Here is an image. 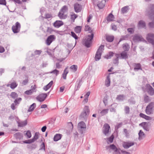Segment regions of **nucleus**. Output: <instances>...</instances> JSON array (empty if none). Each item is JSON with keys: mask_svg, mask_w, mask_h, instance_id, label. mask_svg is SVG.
Returning a JSON list of instances; mask_svg holds the SVG:
<instances>
[{"mask_svg": "<svg viewBox=\"0 0 154 154\" xmlns=\"http://www.w3.org/2000/svg\"><path fill=\"white\" fill-rule=\"evenodd\" d=\"M143 119L147 120H150L152 119V118L151 117L146 115Z\"/></svg>", "mask_w": 154, "mask_h": 154, "instance_id": "nucleus-63", "label": "nucleus"}, {"mask_svg": "<svg viewBox=\"0 0 154 154\" xmlns=\"http://www.w3.org/2000/svg\"><path fill=\"white\" fill-rule=\"evenodd\" d=\"M146 89L147 92L150 95L152 96L154 94V90L150 85H146Z\"/></svg>", "mask_w": 154, "mask_h": 154, "instance_id": "nucleus-15", "label": "nucleus"}, {"mask_svg": "<svg viewBox=\"0 0 154 154\" xmlns=\"http://www.w3.org/2000/svg\"><path fill=\"white\" fill-rule=\"evenodd\" d=\"M114 17V16L111 13H110L107 17V21L110 22L113 20Z\"/></svg>", "mask_w": 154, "mask_h": 154, "instance_id": "nucleus-33", "label": "nucleus"}, {"mask_svg": "<svg viewBox=\"0 0 154 154\" xmlns=\"http://www.w3.org/2000/svg\"><path fill=\"white\" fill-rule=\"evenodd\" d=\"M78 128L80 133L82 134L85 131L86 126L83 122H81L78 123Z\"/></svg>", "mask_w": 154, "mask_h": 154, "instance_id": "nucleus-4", "label": "nucleus"}, {"mask_svg": "<svg viewBox=\"0 0 154 154\" xmlns=\"http://www.w3.org/2000/svg\"><path fill=\"white\" fill-rule=\"evenodd\" d=\"M62 136V135L60 134H56L54 137V140L55 141H58L61 139Z\"/></svg>", "mask_w": 154, "mask_h": 154, "instance_id": "nucleus-32", "label": "nucleus"}, {"mask_svg": "<svg viewBox=\"0 0 154 154\" xmlns=\"http://www.w3.org/2000/svg\"><path fill=\"white\" fill-rule=\"evenodd\" d=\"M111 26L112 29L115 31L116 30L117 27L116 25L113 24H111Z\"/></svg>", "mask_w": 154, "mask_h": 154, "instance_id": "nucleus-62", "label": "nucleus"}, {"mask_svg": "<svg viewBox=\"0 0 154 154\" xmlns=\"http://www.w3.org/2000/svg\"><path fill=\"white\" fill-rule=\"evenodd\" d=\"M11 96L13 98H15L18 97L17 94L14 92H12L11 94Z\"/></svg>", "mask_w": 154, "mask_h": 154, "instance_id": "nucleus-53", "label": "nucleus"}, {"mask_svg": "<svg viewBox=\"0 0 154 154\" xmlns=\"http://www.w3.org/2000/svg\"><path fill=\"white\" fill-rule=\"evenodd\" d=\"M82 28L81 26H76L74 29V31L76 33H79L81 31Z\"/></svg>", "mask_w": 154, "mask_h": 154, "instance_id": "nucleus-38", "label": "nucleus"}, {"mask_svg": "<svg viewBox=\"0 0 154 154\" xmlns=\"http://www.w3.org/2000/svg\"><path fill=\"white\" fill-rule=\"evenodd\" d=\"M152 16L154 14V5L151 4L149 5L148 8L146 11V14L148 16H149L148 13Z\"/></svg>", "mask_w": 154, "mask_h": 154, "instance_id": "nucleus-10", "label": "nucleus"}, {"mask_svg": "<svg viewBox=\"0 0 154 154\" xmlns=\"http://www.w3.org/2000/svg\"><path fill=\"white\" fill-rule=\"evenodd\" d=\"M68 67H67L64 70L62 74V77L64 79H66V75L68 72V71L66 70V69H67Z\"/></svg>", "mask_w": 154, "mask_h": 154, "instance_id": "nucleus-40", "label": "nucleus"}, {"mask_svg": "<svg viewBox=\"0 0 154 154\" xmlns=\"http://www.w3.org/2000/svg\"><path fill=\"white\" fill-rule=\"evenodd\" d=\"M74 7L75 11L76 12H79L81 11V6L79 4L75 3L74 5Z\"/></svg>", "mask_w": 154, "mask_h": 154, "instance_id": "nucleus-21", "label": "nucleus"}, {"mask_svg": "<svg viewBox=\"0 0 154 154\" xmlns=\"http://www.w3.org/2000/svg\"><path fill=\"white\" fill-rule=\"evenodd\" d=\"M123 48L125 51H128L129 48L128 45L127 43H125L123 45Z\"/></svg>", "mask_w": 154, "mask_h": 154, "instance_id": "nucleus-45", "label": "nucleus"}, {"mask_svg": "<svg viewBox=\"0 0 154 154\" xmlns=\"http://www.w3.org/2000/svg\"><path fill=\"white\" fill-rule=\"evenodd\" d=\"M148 14L149 16H148L151 20H152V21L148 23V26L150 28H154V14H153L152 16L149 14Z\"/></svg>", "mask_w": 154, "mask_h": 154, "instance_id": "nucleus-18", "label": "nucleus"}, {"mask_svg": "<svg viewBox=\"0 0 154 154\" xmlns=\"http://www.w3.org/2000/svg\"><path fill=\"white\" fill-rule=\"evenodd\" d=\"M21 25L18 22H17L15 25H13L12 27V29L14 33L19 32L20 30Z\"/></svg>", "mask_w": 154, "mask_h": 154, "instance_id": "nucleus-7", "label": "nucleus"}, {"mask_svg": "<svg viewBox=\"0 0 154 154\" xmlns=\"http://www.w3.org/2000/svg\"><path fill=\"white\" fill-rule=\"evenodd\" d=\"M106 0H102L101 2H99L97 4V6L99 9H102L105 6Z\"/></svg>", "mask_w": 154, "mask_h": 154, "instance_id": "nucleus-25", "label": "nucleus"}, {"mask_svg": "<svg viewBox=\"0 0 154 154\" xmlns=\"http://www.w3.org/2000/svg\"><path fill=\"white\" fill-rule=\"evenodd\" d=\"M89 106H85L83 112L80 115L81 118L84 119L86 118L89 114Z\"/></svg>", "mask_w": 154, "mask_h": 154, "instance_id": "nucleus-5", "label": "nucleus"}, {"mask_svg": "<svg viewBox=\"0 0 154 154\" xmlns=\"http://www.w3.org/2000/svg\"><path fill=\"white\" fill-rule=\"evenodd\" d=\"M50 73L55 74L57 76L59 74V71L56 69H55L50 72Z\"/></svg>", "mask_w": 154, "mask_h": 154, "instance_id": "nucleus-52", "label": "nucleus"}, {"mask_svg": "<svg viewBox=\"0 0 154 154\" xmlns=\"http://www.w3.org/2000/svg\"><path fill=\"white\" fill-rule=\"evenodd\" d=\"M154 110V102H151L146 106L145 112L148 115L152 114Z\"/></svg>", "mask_w": 154, "mask_h": 154, "instance_id": "nucleus-2", "label": "nucleus"}, {"mask_svg": "<svg viewBox=\"0 0 154 154\" xmlns=\"http://www.w3.org/2000/svg\"><path fill=\"white\" fill-rule=\"evenodd\" d=\"M128 32L131 33H133L134 31V28H128L127 29Z\"/></svg>", "mask_w": 154, "mask_h": 154, "instance_id": "nucleus-60", "label": "nucleus"}, {"mask_svg": "<svg viewBox=\"0 0 154 154\" xmlns=\"http://www.w3.org/2000/svg\"><path fill=\"white\" fill-rule=\"evenodd\" d=\"M110 128V127L108 124H105L104 125L103 127V132L105 135H108Z\"/></svg>", "mask_w": 154, "mask_h": 154, "instance_id": "nucleus-12", "label": "nucleus"}, {"mask_svg": "<svg viewBox=\"0 0 154 154\" xmlns=\"http://www.w3.org/2000/svg\"><path fill=\"white\" fill-rule=\"evenodd\" d=\"M68 10V8L67 7L66 5H65L62 7L60 11L61 12L65 13Z\"/></svg>", "mask_w": 154, "mask_h": 154, "instance_id": "nucleus-41", "label": "nucleus"}, {"mask_svg": "<svg viewBox=\"0 0 154 154\" xmlns=\"http://www.w3.org/2000/svg\"><path fill=\"white\" fill-rule=\"evenodd\" d=\"M144 100L145 103H148L150 101V99L148 96L145 95L144 96Z\"/></svg>", "mask_w": 154, "mask_h": 154, "instance_id": "nucleus-49", "label": "nucleus"}, {"mask_svg": "<svg viewBox=\"0 0 154 154\" xmlns=\"http://www.w3.org/2000/svg\"><path fill=\"white\" fill-rule=\"evenodd\" d=\"M132 39L134 42H146L142 37L138 34H135L132 36Z\"/></svg>", "mask_w": 154, "mask_h": 154, "instance_id": "nucleus-6", "label": "nucleus"}, {"mask_svg": "<svg viewBox=\"0 0 154 154\" xmlns=\"http://www.w3.org/2000/svg\"><path fill=\"white\" fill-rule=\"evenodd\" d=\"M56 38V36L54 35L48 36L46 40V43L47 45H49Z\"/></svg>", "mask_w": 154, "mask_h": 154, "instance_id": "nucleus-11", "label": "nucleus"}, {"mask_svg": "<svg viewBox=\"0 0 154 154\" xmlns=\"http://www.w3.org/2000/svg\"><path fill=\"white\" fill-rule=\"evenodd\" d=\"M31 89L26 91L25 92V94L27 95H31L33 93L35 92H36V90L35 89L36 88V87L35 85H34L33 86H32L31 87Z\"/></svg>", "mask_w": 154, "mask_h": 154, "instance_id": "nucleus-17", "label": "nucleus"}, {"mask_svg": "<svg viewBox=\"0 0 154 154\" xmlns=\"http://www.w3.org/2000/svg\"><path fill=\"white\" fill-rule=\"evenodd\" d=\"M113 139L114 137L112 135L110 137L107 139V143H112Z\"/></svg>", "mask_w": 154, "mask_h": 154, "instance_id": "nucleus-51", "label": "nucleus"}, {"mask_svg": "<svg viewBox=\"0 0 154 154\" xmlns=\"http://www.w3.org/2000/svg\"><path fill=\"white\" fill-rule=\"evenodd\" d=\"M53 82L52 81H51L48 85L45 86L44 88L43 89L45 91H47L51 88V86L53 84Z\"/></svg>", "mask_w": 154, "mask_h": 154, "instance_id": "nucleus-29", "label": "nucleus"}, {"mask_svg": "<svg viewBox=\"0 0 154 154\" xmlns=\"http://www.w3.org/2000/svg\"><path fill=\"white\" fill-rule=\"evenodd\" d=\"M128 10V6H126L122 8L121 9V11L122 13H125L127 12Z\"/></svg>", "mask_w": 154, "mask_h": 154, "instance_id": "nucleus-44", "label": "nucleus"}, {"mask_svg": "<svg viewBox=\"0 0 154 154\" xmlns=\"http://www.w3.org/2000/svg\"><path fill=\"white\" fill-rule=\"evenodd\" d=\"M71 35L75 39H78L77 36L74 32H71Z\"/></svg>", "mask_w": 154, "mask_h": 154, "instance_id": "nucleus-58", "label": "nucleus"}, {"mask_svg": "<svg viewBox=\"0 0 154 154\" xmlns=\"http://www.w3.org/2000/svg\"><path fill=\"white\" fill-rule=\"evenodd\" d=\"M139 126H142L144 130L149 131V125L148 124L145 122H143L139 124Z\"/></svg>", "mask_w": 154, "mask_h": 154, "instance_id": "nucleus-19", "label": "nucleus"}, {"mask_svg": "<svg viewBox=\"0 0 154 154\" xmlns=\"http://www.w3.org/2000/svg\"><path fill=\"white\" fill-rule=\"evenodd\" d=\"M121 57L122 59H127L128 57L127 52L125 51L122 52L121 54Z\"/></svg>", "mask_w": 154, "mask_h": 154, "instance_id": "nucleus-36", "label": "nucleus"}, {"mask_svg": "<svg viewBox=\"0 0 154 154\" xmlns=\"http://www.w3.org/2000/svg\"><path fill=\"white\" fill-rule=\"evenodd\" d=\"M85 31H88L89 32L91 33H92V30L91 28L88 25H86L85 26Z\"/></svg>", "mask_w": 154, "mask_h": 154, "instance_id": "nucleus-42", "label": "nucleus"}, {"mask_svg": "<svg viewBox=\"0 0 154 154\" xmlns=\"http://www.w3.org/2000/svg\"><path fill=\"white\" fill-rule=\"evenodd\" d=\"M125 111L126 114H129L130 112V108L128 106H125Z\"/></svg>", "mask_w": 154, "mask_h": 154, "instance_id": "nucleus-56", "label": "nucleus"}, {"mask_svg": "<svg viewBox=\"0 0 154 154\" xmlns=\"http://www.w3.org/2000/svg\"><path fill=\"white\" fill-rule=\"evenodd\" d=\"M68 125L70 127V129L72 130L73 128V125L72 123L70 122L68 123Z\"/></svg>", "mask_w": 154, "mask_h": 154, "instance_id": "nucleus-64", "label": "nucleus"}, {"mask_svg": "<svg viewBox=\"0 0 154 154\" xmlns=\"http://www.w3.org/2000/svg\"><path fill=\"white\" fill-rule=\"evenodd\" d=\"M134 69L135 71H137L138 70H142L141 65L140 63H134Z\"/></svg>", "mask_w": 154, "mask_h": 154, "instance_id": "nucleus-27", "label": "nucleus"}, {"mask_svg": "<svg viewBox=\"0 0 154 154\" xmlns=\"http://www.w3.org/2000/svg\"><path fill=\"white\" fill-rule=\"evenodd\" d=\"M109 110L108 109H103L100 112V114L101 116H104L108 113Z\"/></svg>", "mask_w": 154, "mask_h": 154, "instance_id": "nucleus-37", "label": "nucleus"}, {"mask_svg": "<svg viewBox=\"0 0 154 154\" xmlns=\"http://www.w3.org/2000/svg\"><path fill=\"white\" fill-rule=\"evenodd\" d=\"M64 13L60 11L58 14V16L61 19H65L67 17V15L64 14Z\"/></svg>", "mask_w": 154, "mask_h": 154, "instance_id": "nucleus-31", "label": "nucleus"}, {"mask_svg": "<svg viewBox=\"0 0 154 154\" xmlns=\"http://www.w3.org/2000/svg\"><path fill=\"white\" fill-rule=\"evenodd\" d=\"M134 144V143L130 141L124 142L122 143L123 147L125 149H128L133 146Z\"/></svg>", "mask_w": 154, "mask_h": 154, "instance_id": "nucleus-13", "label": "nucleus"}, {"mask_svg": "<svg viewBox=\"0 0 154 154\" xmlns=\"http://www.w3.org/2000/svg\"><path fill=\"white\" fill-rule=\"evenodd\" d=\"M71 19L72 20H73V22L74 21V20L75 18H76L77 17L78 15L76 14H75L74 13H72L71 15Z\"/></svg>", "mask_w": 154, "mask_h": 154, "instance_id": "nucleus-47", "label": "nucleus"}, {"mask_svg": "<svg viewBox=\"0 0 154 154\" xmlns=\"http://www.w3.org/2000/svg\"><path fill=\"white\" fill-rule=\"evenodd\" d=\"M6 86L8 87H10L12 89H14L17 86V84L15 82H14L8 84Z\"/></svg>", "mask_w": 154, "mask_h": 154, "instance_id": "nucleus-26", "label": "nucleus"}, {"mask_svg": "<svg viewBox=\"0 0 154 154\" xmlns=\"http://www.w3.org/2000/svg\"><path fill=\"white\" fill-rule=\"evenodd\" d=\"M145 134L144 132L140 130L139 133V140H141L145 137Z\"/></svg>", "mask_w": 154, "mask_h": 154, "instance_id": "nucleus-34", "label": "nucleus"}, {"mask_svg": "<svg viewBox=\"0 0 154 154\" xmlns=\"http://www.w3.org/2000/svg\"><path fill=\"white\" fill-rule=\"evenodd\" d=\"M39 134L38 132H36L33 137L31 139L33 143L39 137Z\"/></svg>", "mask_w": 154, "mask_h": 154, "instance_id": "nucleus-30", "label": "nucleus"}, {"mask_svg": "<svg viewBox=\"0 0 154 154\" xmlns=\"http://www.w3.org/2000/svg\"><path fill=\"white\" fill-rule=\"evenodd\" d=\"M43 149L45 151V146L44 142H42L40 146V150Z\"/></svg>", "mask_w": 154, "mask_h": 154, "instance_id": "nucleus-57", "label": "nucleus"}, {"mask_svg": "<svg viewBox=\"0 0 154 154\" xmlns=\"http://www.w3.org/2000/svg\"><path fill=\"white\" fill-rule=\"evenodd\" d=\"M114 53L112 52H109L108 54L105 57L107 59H110L113 56Z\"/></svg>", "mask_w": 154, "mask_h": 154, "instance_id": "nucleus-48", "label": "nucleus"}, {"mask_svg": "<svg viewBox=\"0 0 154 154\" xmlns=\"http://www.w3.org/2000/svg\"><path fill=\"white\" fill-rule=\"evenodd\" d=\"M77 68L78 66L77 65H73L70 67V69L72 72H75L77 71Z\"/></svg>", "mask_w": 154, "mask_h": 154, "instance_id": "nucleus-39", "label": "nucleus"}, {"mask_svg": "<svg viewBox=\"0 0 154 154\" xmlns=\"http://www.w3.org/2000/svg\"><path fill=\"white\" fill-rule=\"evenodd\" d=\"M17 122L18 124V126L20 127H23L27 124V122L26 120L24 121H21L18 120L17 121Z\"/></svg>", "mask_w": 154, "mask_h": 154, "instance_id": "nucleus-20", "label": "nucleus"}, {"mask_svg": "<svg viewBox=\"0 0 154 154\" xmlns=\"http://www.w3.org/2000/svg\"><path fill=\"white\" fill-rule=\"evenodd\" d=\"M46 94H42L36 97V99L39 101L42 102L44 101L47 97Z\"/></svg>", "mask_w": 154, "mask_h": 154, "instance_id": "nucleus-16", "label": "nucleus"}, {"mask_svg": "<svg viewBox=\"0 0 154 154\" xmlns=\"http://www.w3.org/2000/svg\"><path fill=\"white\" fill-rule=\"evenodd\" d=\"M31 139L28 140H25L23 141V143H29L30 144L32 143L33 142L31 141Z\"/></svg>", "mask_w": 154, "mask_h": 154, "instance_id": "nucleus-61", "label": "nucleus"}, {"mask_svg": "<svg viewBox=\"0 0 154 154\" xmlns=\"http://www.w3.org/2000/svg\"><path fill=\"white\" fill-rule=\"evenodd\" d=\"M154 34L149 33L146 36V39L148 42L152 45L154 44Z\"/></svg>", "mask_w": 154, "mask_h": 154, "instance_id": "nucleus-8", "label": "nucleus"}, {"mask_svg": "<svg viewBox=\"0 0 154 154\" xmlns=\"http://www.w3.org/2000/svg\"><path fill=\"white\" fill-rule=\"evenodd\" d=\"M22 99L21 98H19L18 99H16L14 101V103H12L11 106V108L13 110H15L16 109L15 106L18 105L20 102L21 101Z\"/></svg>", "mask_w": 154, "mask_h": 154, "instance_id": "nucleus-14", "label": "nucleus"}, {"mask_svg": "<svg viewBox=\"0 0 154 154\" xmlns=\"http://www.w3.org/2000/svg\"><path fill=\"white\" fill-rule=\"evenodd\" d=\"M106 149L109 152H112V150L114 152L118 153L119 149L114 144L110 145L109 146H107L106 147Z\"/></svg>", "mask_w": 154, "mask_h": 154, "instance_id": "nucleus-9", "label": "nucleus"}, {"mask_svg": "<svg viewBox=\"0 0 154 154\" xmlns=\"http://www.w3.org/2000/svg\"><path fill=\"white\" fill-rule=\"evenodd\" d=\"M114 38V37L113 36H106V39L109 42H111L113 41Z\"/></svg>", "mask_w": 154, "mask_h": 154, "instance_id": "nucleus-43", "label": "nucleus"}, {"mask_svg": "<svg viewBox=\"0 0 154 154\" xmlns=\"http://www.w3.org/2000/svg\"><path fill=\"white\" fill-rule=\"evenodd\" d=\"M104 47V45H101L98 49L95 57V59L96 61H98L100 59Z\"/></svg>", "mask_w": 154, "mask_h": 154, "instance_id": "nucleus-3", "label": "nucleus"}, {"mask_svg": "<svg viewBox=\"0 0 154 154\" xmlns=\"http://www.w3.org/2000/svg\"><path fill=\"white\" fill-rule=\"evenodd\" d=\"M29 80L28 78L24 80L21 83L22 85L23 86L26 85L28 82Z\"/></svg>", "mask_w": 154, "mask_h": 154, "instance_id": "nucleus-55", "label": "nucleus"}, {"mask_svg": "<svg viewBox=\"0 0 154 154\" xmlns=\"http://www.w3.org/2000/svg\"><path fill=\"white\" fill-rule=\"evenodd\" d=\"M127 38H128V36H127V35H126L122 36L121 37V38H120L119 43L122 40H125Z\"/></svg>", "mask_w": 154, "mask_h": 154, "instance_id": "nucleus-59", "label": "nucleus"}, {"mask_svg": "<svg viewBox=\"0 0 154 154\" xmlns=\"http://www.w3.org/2000/svg\"><path fill=\"white\" fill-rule=\"evenodd\" d=\"M63 23L61 21L57 20L53 24L54 26L56 28H59L61 26L63 25Z\"/></svg>", "mask_w": 154, "mask_h": 154, "instance_id": "nucleus-23", "label": "nucleus"}, {"mask_svg": "<svg viewBox=\"0 0 154 154\" xmlns=\"http://www.w3.org/2000/svg\"><path fill=\"white\" fill-rule=\"evenodd\" d=\"M110 73H109V75H108L106 77V79L105 81V85L107 87H109L110 85V79L109 75Z\"/></svg>", "mask_w": 154, "mask_h": 154, "instance_id": "nucleus-28", "label": "nucleus"}, {"mask_svg": "<svg viewBox=\"0 0 154 154\" xmlns=\"http://www.w3.org/2000/svg\"><path fill=\"white\" fill-rule=\"evenodd\" d=\"M94 35L93 33L88 35L83 41V44L87 48H89L92 44V40L93 38Z\"/></svg>", "mask_w": 154, "mask_h": 154, "instance_id": "nucleus-1", "label": "nucleus"}, {"mask_svg": "<svg viewBox=\"0 0 154 154\" xmlns=\"http://www.w3.org/2000/svg\"><path fill=\"white\" fill-rule=\"evenodd\" d=\"M118 153L119 154H130V153L128 152L122 150L120 149H119Z\"/></svg>", "mask_w": 154, "mask_h": 154, "instance_id": "nucleus-50", "label": "nucleus"}, {"mask_svg": "<svg viewBox=\"0 0 154 154\" xmlns=\"http://www.w3.org/2000/svg\"><path fill=\"white\" fill-rule=\"evenodd\" d=\"M36 107V104L35 103H33L30 105L29 109L28 110V112H30L32 111Z\"/></svg>", "mask_w": 154, "mask_h": 154, "instance_id": "nucleus-35", "label": "nucleus"}, {"mask_svg": "<svg viewBox=\"0 0 154 154\" xmlns=\"http://www.w3.org/2000/svg\"><path fill=\"white\" fill-rule=\"evenodd\" d=\"M137 26L139 29L145 28L146 27V23L143 20L140 21L138 24Z\"/></svg>", "mask_w": 154, "mask_h": 154, "instance_id": "nucleus-22", "label": "nucleus"}, {"mask_svg": "<svg viewBox=\"0 0 154 154\" xmlns=\"http://www.w3.org/2000/svg\"><path fill=\"white\" fill-rule=\"evenodd\" d=\"M25 135L28 138H30L32 136L30 131H28L26 134Z\"/></svg>", "mask_w": 154, "mask_h": 154, "instance_id": "nucleus-54", "label": "nucleus"}, {"mask_svg": "<svg viewBox=\"0 0 154 154\" xmlns=\"http://www.w3.org/2000/svg\"><path fill=\"white\" fill-rule=\"evenodd\" d=\"M125 97V96L123 95H120L117 96L116 99L122 101L124 99Z\"/></svg>", "mask_w": 154, "mask_h": 154, "instance_id": "nucleus-46", "label": "nucleus"}, {"mask_svg": "<svg viewBox=\"0 0 154 154\" xmlns=\"http://www.w3.org/2000/svg\"><path fill=\"white\" fill-rule=\"evenodd\" d=\"M14 137L17 139L20 140L23 138V135L20 132H18L14 135Z\"/></svg>", "mask_w": 154, "mask_h": 154, "instance_id": "nucleus-24", "label": "nucleus"}]
</instances>
